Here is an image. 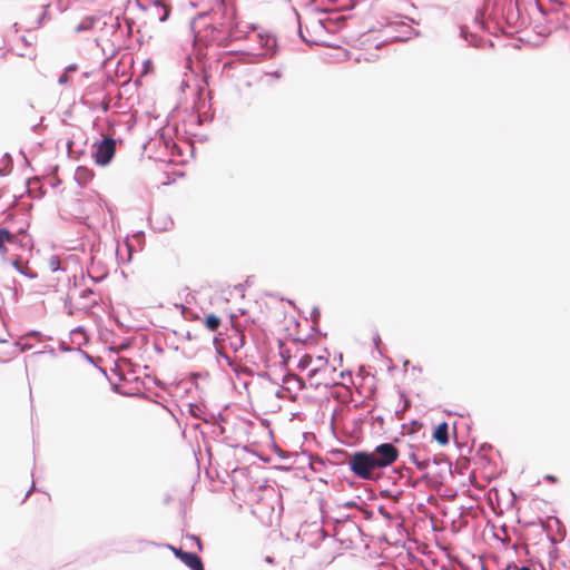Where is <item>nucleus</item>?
Masks as SVG:
<instances>
[{
    "label": "nucleus",
    "instance_id": "obj_21",
    "mask_svg": "<svg viewBox=\"0 0 570 570\" xmlns=\"http://www.w3.org/2000/svg\"><path fill=\"white\" fill-rule=\"evenodd\" d=\"M75 352H78L82 355V357L89 362L90 364H92L94 366H96L97 368H99V371L104 374V375H107V372L105 368L98 366L97 362H96V358L90 355L88 352L83 351L82 348L80 347H76Z\"/></svg>",
    "mask_w": 570,
    "mask_h": 570
},
{
    "label": "nucleus",
    "instance_id": "obj_45",
    "mask_svg": "<svg viewBox=\"0 0 570 570\" xmlns=\"http://www.w3.org/2000/svg\"><path fill=\"white\" fill-rule=\"evenodd\" d=\"M59 350L62 353H66V352H73L76 348L69 347L65 341H59Z\"/></svg>",
    "mask_w": 570,
    "mask_h": 570
},
{
    "label": "nucleus",
    "instance_id": "obj_54",
    "mask_svg": "<svg viewBox=\"0 0 570 570\" xmlns=\"http://www.w3.org/2000/svg\"><path fill=\"white\" fill-rule=\"evenodd\" d=\"M244 345V338L240 337L238 343H230L232 348L234 352H237L240 347Z\"/></svg>",
    "mask_w": 570,
    "mask_h": 570
},
{
    "label": "nucleus",
    "instance_id": "obj_17",
    "mask_svg": "<svg viewBox=\"0 0 570 570\" xmlns=\"http://www.w3.org/2000/svg\"><path fill=\"white\" fill-rule=\"evenodd\" d=\"M537 524H540V525H541V528H542L544 531H547V532H549V531H550V529L546 525V523L543 522V520H542L541 518H538V519H537V520H534V521H527V522H523V523H522L523 528H530V527H534V525H537ZM548 539H549V541H550L552 544H556V543H557L556 538H554L553 535H551L550 533H548Z\"/></svg>",
    "mask_w": 570,
    "mask_h": 570
},
{
    "label": "nucleus",
    "instance_id": "obj_39",
    "mask_svg": "<svg viewBox=\"0 0 570 570\" xmlns=\"http://www.w3.org/2000/svg\"><path fill=\"white\" fill-rule=\"evenodd\" d=\"M295 341H297L302 344L316 343L314 334H308L305 338H299V337L295 338Z\"/></svg>",
    "mask_w": 570,
    "mask_h": 570
},
{
    "label": "nucleus",
    "instance_id": "obj_43",
    "mask_svg": "<svg viewBox=\"0 0 570 570\" xmlns=\"http://www.w3.org/2000/svg\"><path fill=\"white\" fill-rule=\"evenodd\" d=\"M511 569H513V570H531V568L528 566L517 567L514 562H510L505 568V570H511Z\"/></svg>",
    "mask_w": 570,
    "mask_h": 570
},
{
    "label": "nucleus",
    "instance_id": "obj_41",
    "mask_svg": "<svg viewBox=\"0 0 570 570\" xmlns=\"http://www.w3.org/2000/svg\"><path fill=\"white\" fill-rule=\"evenodd\" d=\"M28 337L41 338L42 334L39 331L31 330L28 333H26V335L23 337H21V340H24V338H28Z\"/></svg>",
    "mask_w": 570,
    "mask_h": 570
},
{
    "label": "nucleus",
    "instance_id": "obj_33",
    "mask_svg": "<svg viewBox=\"0 0 570 570\" xmlns=\"http://www.w3.org/2000/svg\"><path fill=\"white\" fill-rule=\"evenodd\" d=\"M99 107L104 112H108L110 110V97L106 96L99 104Z\"/></svg>",
    "mask_w": 570,
    "mask_h": 570
},
{
    "label": "nucleus",
    "instance_id": "obj_2",
    "mask_svg": "<svg viewBox=\"0 0 570 570\" xmlns=\"http://www.w3.org/2000/svg\"><path fill=\"white\" fill-rule=\"evenodd\" d=\"M306 46H320L324 48L332 49L333 53H322L320 58L326 62L335 63L350 60L351 52L344 47H358L360 49H364L365 46L374 47V50L377 51L382 49L385 45L390 43V41H375L377 38H335V41H325L318 40L315 38H299Z\"/></svg>",
    "mask_w": 570,
    "mask_h": 570
},
{
    "label": "nucleus",
    "instance_id": "obj_56",
    "mask_svg": "<svg viewBox=\"0 0 570 570\" xmlns=\"http://www.w3.org/2000/svg\"><path fill=\"white\" fill-rule=\"evenodd\" d=\"M320 370H321V366L309 370V372L307 374L308 379L314 377L320 372Z\"/></svg>",
    "mask_w": 570,
    "mask_h": 570
},
{
    "label": "nucleus",
    "instance_id": "obj_47",
    "mask_svg": "<svg viewBox=\"0 0 570 570\" xmlns=\"http://www.w3.org/2000/svg\"><path fill=\"white\" fill-rule=\"evenodd\" d=\"M373 344L376 347V350L379 351V353L382 355V351L380 348L381 337H380L379 333H375V335L373 336Z\"/></svg>",
    "mask_w": 570,
    "mask_h": 570
},
{
    "label": "nucleus",
    "instance_id": "obj_40",
    "mask_svg": "<svg viewBox=\"0 0 570 570\" xmlns=\"http://www.w3.org/2000/svg\"><path fill=\"white\" fill-rule=\"evenodd\" d=\"M88 276L89 278L95 283V284H98L100 282H102L106 277H107V273H104L102 275L100 276H95L92 275L91 273H88Z\"/></svg>",
    "mask_w": 570,
    "mask_h": 570
},
{
    "label": "nucleus",
    "instance_id": "obj_52",
    "mask_svg": "<svg viewBox=\"0 0 570 570\" xmlns=\"http://www.w3.org/2000/svg\"><path fill=\"white\" fill-rule=\"evenodd\" d=\"M199 411V406L197 404H189V413L193 415V416H198V412Z\"/></svg>",
    "mask_w": 570,
    "mask_h": 570
},
{
    "label": "nucleus",
    "instance_id": "obj_11",
    "mask_svg": "<svg viewBox=\"0 0 570 570\" xmlns=\"http://www.w3.org/2000/svg\"><path fill=\"white\" fill-rule=\"evenodd\" d=\"M449 424L443 421L434 426L432 438L436 441L441 446H445L450 442V433H449Z\"/></svg>",
    "mask_w": 570,
    "mask_h": 570
},
{
    "label": "nucleus",
    "instance_id": "obj_50",
    "mask_svg": "<svg viewBox=\"0 0 570 570\" xmlns=\"http://www.w3.org/2000/svg\"><path fill=\"white\" fill-rule=\"evenodd\" d=\"M17 345L20 347V351L21 352H26L28 350H30L32 346L28 343H23L22 340L20 338V341L17 343Z\"/></svg>",
    "mask_w": 570,
    "mask_h": 570
},
{
    "label": "nucleus",
    "instance_id": "obj_9",
    "mask_svg": "<svg viewBox=\"0 0 570 570\" xmlns=\"http://www.w3.org/2000/svg\"><path fill=\"white\" fill-rule=\"evenodd\" d=\"M179 561L184 563L189 570H205L202 558L194 551L180 552Z\"/></svg>",
    "mask_w": 570,
    "mask_h": 570
},
{
    "label": "nucleus",
    "instance_id": "obj_49",
    "mask_svg": "<svg viewBox=\"0 0 570 570\" xmlns=\"http://www.w3.org/2000/svg\"><path fill=\"white\" fill-rule=\"evenodd\" d=\"M317 324H318V323H313V324L311 325V330H312V332H313V333H315V334H317V335L326 336V333L322 332Z\"/></svg>",
    "mask_w": 570,
    "mask_h": 570
},
{
    "label": "nucleus",
    "instance_id": "obj_30",
    "mask_svg": "<svg viewBox=\"0 0 570 570\" xmlns=\"http://www.w3.org/2000/svg\"><path fill=\"white\" fill-rule=\"evenodd\" d=\"M165 548H167L168 550H170L173 552V554L179 560L181 554L180 552H185V550H183L181 548H178V547H175L170 543H166L164 544Z\"/></svg>",
    "mask_w": 570,
    "mask_h": 570
},
{
    "label": "nucleus",
    "instance_id": "obj_5",
    "mask_svg": "<svg viewBox=\"0 0 570 570\" xmlns=\"http://www.w3.org/2000/svg\"><path fill=\"white\" fill-rule=\"evenodd\" d=\"M204 87H198L197 97L193 106V110L197 112L196 124L202 126L205 122L214 120V111H212V95L210 91L205 96V87L209 85V75L204 72L203 76Z\"/></svg>",
    "mask_w": 570,
    "mask_h": 570
},
{
    "label": "nucleus",
    "instance_id": "obj_23",
    "mask_svg": "<svg viewBox=\"0 0 570 570\" xmlns=\"http://www.w3.org/2000/svg\"><path fill=\"white\" fill-rule=\"evenodd\" d=\"M49 267L52 273L63 271L59 256L52 255L49 259Z\"/></svg>",
    "mask_w": 570,
    "mask_h": 570
},
{
    "label": "nucleus",
    "instance_id": "obj_51",
    "mask_svg": "<svg viewBox=\"0 0 570 570\" xmlns=\"http://www.w3.org/2000/svg\"><path fill=\"white\" fill-rule=\"evenodd\" d=\"M77 70H78V65H77V63H70V65H68V66L65 68V70H63V71H65V72H67V73L69 75L70 72H75V71H77Z\"/></svg>",
    "mask_w": 570,
    "mask_h": 570
},
{
    "label": "nucleus",
    "instance_id": "obj_25",
    "mask_svg": "<svg viewBox=\"0 0 570 570\" xmlns=\"http://www.w3.org/2000/svg\"><path fill=\"white\" fill-rule=\"evenodd\" d=\"M312 361H313L312 356H311V355H308V354H305V355H303V356L299 358V361H298V363H297V367H298L299 370H302V371H303V370H306V368L311 365Z\"/></svg>",
    "mask_w": 570,
    "mask_h": 570
},
{
    "label": "nucleus",
    "instance_id": "obj_36",
    "mask_svg": "<svg viewBox=\"0 0 570 570\" xmlns=\"http://www.w3.org/2000/svg\"><path fill=\"white\" fill-rule=\"evenodd\" d=\"M320 318H321L320 308L317 306H314L312 312H311V320H312L313 323H318Z\"/></svg>",
    "mask_w": 570,
    "mask_h": 570
},
{
    "label": "nucleus",
    "instance_id": "obj_18",
    "mask_svg": "<svg viewBox=\"0 0 570 570\" xmlns=\"http://www.w3.org/2000/svg\"><path fill=\"white\" fill-rule=\"evenodd\" d=\"M278 354L282 358V365L286 366L291 360V352L285 347V343L282 340H278Z\"/></svg>",
    "mask_w": 570,
    "mask_h": 570
},
{
    "label": "nucleus",
    "instance_id": "obj_57",
    "mask_svg": "<svg viewBox=\"0 0 570 570\" xmlns=\"http://www.w3.org/2000/svg\"><path fill=\"white\" fill-rule=\"evenodd\" d=\"M316 362H318L321 364L320 366H322V365H326L328 361H327V357H325V356H317Z\"/></svg>",
    "mask_w": 570,
    "mask_h": 570
},
{
    "label": "nucleus",
    "instance_id": "obj_13",
    "mask_svg": "<svg viewBox=\"0 0 570 570\" xmlns=\"http://www.w3.org/2000/svg\"><path fill=\"white\" fill-rule=\"evenodd\" d=\"M433 464L438 465V466H443L444 469H441L439 472H438V476L443 479V473L444 472H448L449 474L452 473V462L451 460L444 455V454H435L433 455L432 460Z\"/></svg>",
    "mask_w": 570,
    "mask_h": 570
},
{
    "label": "nucleus",
    "instance_id": "obj_22",
    "mask_svg": "<svg viewBox=\"0 0 570 570\" xmlns=\"http://www.w3.org/2000/svg\"><path fill=\"white\" fill-rule=\"evenodd\" d=\"M351 453L352 452H348L344 449H333L331 451V454L338 461H346V463L348 464V460H350V456H351Z\"/></svg>",
    "mask_w": 570,
    "mask_h": 570
},
{
    "label": "nucleus",
    "instance_id": "obj_37",
    "mask_svg": "<svg viewBox=\"0 0 570 570\" xmlns=\"http://www.w3.org/2000/svg\"><path fill=\"white\" fill-rule=\"evenodd\" d=\"M217 355L219 357H222L223 360L226 361V364L229 366V367H233L234 366V362L233 360L230 358L229 355H227L225 352L220 351V350H217Z\"/></svg>",
    "mask_w": 570,
    "mask_h": 570
},
{
    "label": "nucleus",
    "instance_id": "obj_44",
    "mask_svg": "<svg viewBox=\"0 0 570 570\" xmlns=\"http://www.w3.org/2000/svg\"><path fill=\"white\" fill-rule=\"evenodd\" d=\"M95 292L92 288H85L80 292V298L82 299H87L89 298L91 295H94Z\"/></svg>",
    "mask_w": 570,
    "mask_h": 570
},
{
    "label": "nucleus",
    "instance_id": "obj_53",
    "mask_svg": "<svg viewBox=\"0 0 570 570\" xmlns=\"http://www.w3.org/2000/svg\"><path fill=\"white\" fill-rule=\"evenodd\" d=\"M274 451L275 453L281 458V459H288L289 455L286 454L284 451H282L278 446H274Z\"/></svg>",
    "mask_w": 570,
    "mask_h": 570
},
{
    "label": "nucleus",
    "instance_id": "obj_27",
    "mask_svg": "<svg viewBox=\"0 0 570 570\" xmlns=\"http://www.w3.org/2000/svg\"><path fill=\"white\" fill-rule=\"evenodd\" d=\"M399 395H400L401 401L403 402V406L400 411H396V414H399L402 411L407 410L411 406V400L406 396L404 391H399Z\"/></svg>",
    "mask_w": 570,
    "mask_h": 570
},
{
    "label": "nucleus",
    "instance_id": "obj_58",
    "mask_svg": "<svg viewBox=\"0 0 570 570\" xmlns=\"http://www.w3.org/2000/svg\"><path fill=\"white\" fill-rule=\"evenodd\" d=\"M544 479L548 480L549 482L551 483H557L558 482V479L557 476L552 475V474H547L544 475Z\"/></svg>",
    "mask_w": 570,
    "mask_h": 570
},
{
    "label": "nucleus",
    "instance_id": "obj_12",
    "mask_svg": "<svg viewBox=\"0 0 570 570\" xmlns=\"http://www.w3.org/2000/svg\"><path fill=\"white\" fill-rule=\"evenodd\" d=\"M94 171L85 166H78L75 171V181L80 187H86L87 184L92 179Z\"/></svg>",
    "mask_w": 570,
    "mask_h": 570
},
{
    "label": "nucleus",
    "instance_id": "obj_7",
    "mask_svg": "<svg viewBox=\"0 0 570 570\" xmlns=\"http://www.w3.org/2000/svg\"><path fill=\"white\" fill-rule=\"evenodd\" d=\"M258 47L252 51H243L250 56L248 62H257L259 59L273 58L278 51L277 38H256Z\"/></svg>",
    "mask_w": 570,
    "mask_h": 570
},
{
    "label": "nucleus",
    "instance_id": "obj_26",
    "mask_svg": "<svg viewBox=\"0 0 570 570\" xmlns=\"http://www.w3.org/2000/svg\"><path fill=\"white\" fill-rule=\"evenodd\" d=\"M380 58V56L375 52H368V53H365L364 56L363 55H358L357 57H355V61L360 62L361 60H365V61H375Z\"/></svg>",
    "mask_w": 570,
    "mask_h": 570
},
{
    "label": "nucleus",
    "instance_id": "obj_61",
    "mask_svg": "<svg viewBox=\"0 0 570 570\" xmlns=\"http://www.w3.org/2000/svg\"><path fill=\"white\" fill-rule=\"evenodd\" d=\"M491 449H492V446L490 444L483 443V444L480 445L479 452L485 451V450H491Z\"/></svg>",
    "mask_w": 570,
    "mask_h": 570
},
{
    "label": "nucleus",
    "instance_id": "obj_48",
    "mask_svg": "<svg viewBox=\"0 0 570 570\" xmlns=\"http://www.w3.org/2000/svg\"><path fill=\"white\" fill-rule=\"evenodd\" d=\"M69 82V77H68V73L67 72H62L59 78H58V83L59 85H67Z\"/></svg>",
    "mask_w": 570,
    "mask_h": 570
},
{
    "label": "nucleus",
    "instance_id": "obj_3",
    "mask_svg": "<svg viewBox=\"0 0 570 570\" xmlns=\"http://www.w3.org/2000/svg\"><path fill=\"white\" fill-rule=\"evenodd\" d=\"M513 42H505L499 43V47L503 50L508 51L510 48L513 50H520L523 46H528L532 49L540 48L543 42L544 38H537L535 41H530L525 38H513ZM464 42L466 43V47H472L475 49H487L492 48L497 49L498 43L491 38H463Z\"/></svg>",
    "mask_w": 570,
    "mask_h": 570
},
{
    "label": "nucleus",
    "instance_id": "obj_10",
    "mask_svg": "<svg viewBox=\"0 0 570 570\" xmlns=\"http://www.w3.org/2000/svg\"><path fill=\"white\" fill-rule=\"evenodd\" d=\"M17 41V49L11 48V51H14V53L18 57H28L33 58L36 57L35 50L32 49V42L29 41V38H12Z\"/></svg>",
    "mask_w": 570,
    "mask_h": 570
},
{
    "label": "nucleus",
    "instance_id": "obj_24",
    "mask_svg": "<svg viewBox=\"0 0 570 570\" xmlns=\"http://www.w3.org/2000/svg\"><path fill=\"white\" fill-rule=\"evenodd\" d=\"M184 539H187V540H190L191 542L195 543V546L197 547V550L199 552H203L204 550V546H203V542L200 540V538L196 534H191V533H186L184 534Z\"/></svg>",
    "mask_w": 570,
    "mask_h": 570
},
{
    "label": "nucleus",
    "instance_id": "obj_34",
    "mask_svg": "<svg viewBox=\"0 0 570 570\" xmlns=\"http://www.w3.org/2000/svg\"><path fill=\"white\" fill-rule=\"evenodd\" d=\"M379 513H380V514H381L385 520L391 521V520H393V519H394L393 514H392L391 512H389V511L385 509V507H384V505H380V507H379Z\"/></svg>",
    "mask_w": 570,
    "mask_h": 570
},
{
    "label": "nucleus",
    "instance_id": "obj_6",
    "mask_svg": "<svg viewBox=\"0 0 570 570\" xmlns=\"http://www.w3.org/2000/svg\"><path fill=\"white\" fill-rule=\"evenodd\" d=\"M117 141L114 137H105L92 144L91 156L97 166L105 167L111 163L116 155Z\"/></svg>",
    "mask_w": 570,
    "mask_h": 570
},
{
    "label": "nucleus",
    "instance_id": "obj_55",
    "mask_svg": "<svg viewBox=\"0 0 570 570\" xmlns=\"http://www.w3.org/2000/svg\"><path fill=\"white\" fill-rule=\"evenodd\" d=\"M366 421H367V416H366V415L360 416V417L355 419V421H354V425H355V426H361V425H362V424H364Z\"/></svg>",
    "mask_w": 570,
    "mask_h": 570
},
{
    "label": "nucleus",
    "instance_id": "obj_14",
    "mask_svg": "<svg viewBox=\"0 0 570 570\" xmlns=\"http://www.w3.org/2000/svg\"><path fill=\"white\" fill-rule=\"evenodd\" d=\"M145 544H156L153 541L144 540V539H130L126 541V546L121 549L122 552L134 553L142 550L141 546Z\"/></svg>",
    "mask_w": 570,
    "mask_h": 570
},
{
    "label": "nucleus",
    "instance_id": "obj_63",
    "mask_svg": "<svg viewBox=\"0 0 570 570\" xmlns=\"http://www.w3.org/2000/svg\"><path fill=\"white\" fill-rule=\"evenodd\" d=\"M273 78L275 79H279L282 77V72L281 70H275L273 72L269 73Z\"/></svg>",
    "mask_w": 570,
    "mask_h": 570
},
{
    "label": "nucleus",
    "instance_id": "obj_60",
    "mask_svg": "<svg viewBox=\"0 0 570 570\" xmlns=\"http://www.w3.org/2000/svg\"><path fill=\"white\" fill-rule=\"evenodd\" d=\"M11 265L13 266V268L18 272V269H21L22 267L19 265V261L18 259H12L11 261Z\"/></svg>",
    "mask_w": 570,
    "mask_h": 570
},
{
    "label": "nucleus",
    "instance_id": "obj_20",
    "mask_svg": "<svg viewBox=\"0 0 570 570\" xmlns=\"http://www.w3.org/2000/svg\"><path fill=\"white\" fill-rule=\"evenodd\" d=\"M13 239L14 236L8 227H0V249H2L3 244L12 243Z\"/></svg>",
    "mask_w": 570,
    "mask_h": 570
},
{
    "label": "nucleus",
    "instance_id": "obj_59",
    "mask_svg": "<svg viewBox=\"0 0 570 570\" xmlns=\"http://www.w3.org/2000/svg\"><path fill=\"white\" fill-rule=\"evenodd\" d=\"M61 184V180L59 178H55L52 181H50V186L52 188L58 187Z\"/></svg>",
    "mask_w": 570,
    "mask_h": 570
},
{
    "label": "nucleus",
    "instance_id": "obj_46",
    "mask_svg": "<svg viewBox=\"0 0 570 570\" xmlns=\"http://www.w3.org/2000/svg\"><path fill=\"white\" fill-rule=\"evenodd\" d=\"M372 423L373 424H379L382 428L383 424H384V416L381 415V414L372 416Z\"/></svg>",
    "mask_w": 570,
    "mask_h": 570
},
{
    "label": "nucleus",
    "instance_id": "obj_38",
    "mask_svg": "<svg viewBox=\"0 0 570 570\" xmlns=\"http://www.w3.org/2000/svg\"><path fill=\"white\" fill-rule=\"evenodd\" d=\"M45 353H48L51 356H56L57 355L55 347H52L51 345H46L43 351L35 352L33 355H40V354H45Z\"/></svg>",
    "mask_w": 570,
    "mask_h": 570
},
{
    "label": "nucleus",
    "instance_id": "obj_15",
    "mask_svg": "<svg viewBox=\"0 0 570 570\" xmlns=\"http://www.w3.org/2000/svg\"><path fill=\"white\" fill-rule=\"evenodd\" d=\"M13 166L12 156L9 153H4L0 160V177L8 176Z\"/></svg>",
    "mask_w": 570,
    "mask_h": 570
},
{
    "label": "nucleus",
    "instance_id": "obj_28",
    "mask_svg": "<svg viewBox=\"0 0 570 570\" xmlns=\"http://www.w3.org/2000/svg\"><path fill=\"white\" fill-rule=\"evenodd\" d=\"M18 273L30 278V279H36L38 277V274L28 267L27 268L22 267L21 269H18Z\"/></svg>",
    "mask_w": 570,
    "mask_h": 570
},
{
    "label": "nucleus",
    "instance_id": "obj_1",
    "mask_svg": "<svg viewBox=\"0 0 570 570\" xmlns=\"http://www.w3.org/2000/svg\"><path fill=\"white\" fill-rule=\"evenodd\" d=\"M400 452L392 442L376 445L372 451L357 450L351 453L348 469L354 476L364 481H376L381 471L397 461Z\"/></svg>",
    "mask_w": 570,
    "mask_h": 570
},
{
    "label": "nucleus",
    "instance_id": "obj_42",
    "mask_svg": "<svg viewBox=\"0 0 570 570\" xmlns=\"http://www.w3.org/2000/svg\"><path fill=\"white\" fill-rule=\"evenodd\" d=\"M38 183H39V178L38 177H32V178H27L26 179V186L28 188V193L29 194H32L31 185L32 184H38Z\"/></svg>",
    "mask_w": 570,
    "mask_h": 570
},
{
    "label": "nucleus",
    "instance_id": "obj_64",
    "mask_svg": "<svg viewBox=\"0 0 570 570\" xmlns=\"http://www.w3.org/2000/svg\"><path fill=\"white\" fill-rule=\"evenodd\" d=\"M351 375H352V373H351V371H348V370L342 371V372L340 373V376H341L342 379H344L345 376H351Z\"/></svg>",
    "mask_w": 570,
    "mask_h": 570
},
{
    "label": "nucleus",
    "instance_id": "obj_62",
    "mask_svg": "<svg viewBox=\"0 0 570 570\" xmlns=\"http://www.w3.org/2000/svg\"><path fill=\"white\" fill-rule=\"evenodd\" d=\"M343 507L345 508H353V507H357V502L356 501H347L343 504Z\"/></svg>",
    "mask_w": 570,
    "mask_h": 570
},
{
    "label": "nucleus",
    "instance_id": "obj_19",
    "mask_svg": "<svg viewBox=\"0 0 570 570\" xmlns=\"http://www.w3.org/2000/svg\"><path fill=\"white\" fill-rule=\"evenodd\" d=\"M295 381L297 383V387L298 390L303 391L306 389V382L304 379L299 377L298 375H296L295 373H286L285 376L283 377V382L285 383H288L291 381Z\"/></svg>",
    "mask_w": 570,
    "mask_h": 570
},
{
    "label": "nucleus",
    "instance_id": "obj_31",
    "mask_svg": "<svg viewBox=\"0 0 570 570\" xmlns=\"http://www.w3.org/2000/svg\"><path fill=\"white\" fill-rule=\"evenodd\" d=\"M126 246H127V249H128V255H127L126 258H124L122 256L119 257V252L118 250L116 252L117 259H119L120 263H122V264H125L127 262H130V259H131L132 246L129 245V243H126Z\"/></svg>",
    "mask_w": 570,
    "mask_h": 570
},
{
    "label": "nucleus",
    "instance_id": "obj_4",
    "mask_svg": "<svg viewBox=\"0 0 570 570\" xmlns=\"http://www.w3.org/2000/svg\"><path fill=\"white\" fill-rule=\"evenodd\" d=\"M115 42L111 38H91L88 46L92 56L101 68L106 67L108 61L114 59L122 46V38H116Z\"/></svg>",
    "mask_w": 570,
    "mask_h": 570
},
{
    "label": "nucleus",
    "instance_id": "obj_8",
    "mask_svg": "<svg viewBox=\"0 0 570 570\" xmlns=\"http://www.w3.org/2000/svg\"><path fill=\"white\" fill-rule=\"evenodd\" d=\"M189 45L191 52L187 53L185 60L186 68L193 71L194 59H196L199 65H204L209 42L208 38H189Z\"/></svg>",
    "mask_w": 570,
    "mask_h": 570
},
{
    "label": "nucleus",
    "instance_id": "obj_29",
    "mask_svg": "<svg viewBox=\"0 0 570 570\" xmlns=\"http://www.w3.org/2000/svg\"><path fill=\"white\" fill-rule=\"evenodd\" d=\"M553 520H554V522H556V524H557V530H558V533H559V534H560V537H561V540H562V539H564V537H566V527H564V524H563V523H562V521H561L559 518H557V517H553Z\"/></svg>",
    "mask_w": 570,
    "mask_h": 570
},
{
    "label": "nucleus",
    "instance_id": "obj_16",
    "mask_svg": "<svg viewBox=\"0 0 570 570\" xmlns=\"http://www.w3.org/2000/svg\"><path fill=\"white\" fill-rule=\"evenodd\" d=\"M204 324L210 332H216L222 324V320L216 314L210 313L205 315Z\"/></svg>",
    "mask_w": 570,
    "mask_h": 570
},
{
    "label": "nucleus",
    "instance_id": "obj_35",
    "mask_svg": "<svg viewBox=\"0 0 570 570\" xmlns=\"http://www.w3.org/2000/svg\"><path fill=\"white\" fill-rule=\"evenodd\" d=\"M430 463H431L430 459L419 460V462H415V466L417 470L424 471L429 468Z\"/></svg>",
    "mask_w": 570,
    "mask_h": 570
},
{
    "label": "nucleus",
    "instance_id": "obj_32",
    "mask_svg": "<svg viewBox=\"0 0 570 570\" xmlns=\"http://www.w3.org/2000/svg\"><path fill=\"white\" fill-rule=\"evenodd\" d=\"M99 23H100V20H99V19H90V27H87V26L80 24V26H78L77 31H79V32H80V31L89 30L90 28H91L92 30H95V26H96V24H99Z\"/></svg>",
    "mask_w": 570,
    "mask_h": 570
}]
</instances>
